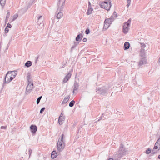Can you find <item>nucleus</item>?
Instances as JSON below:
<instances>
[{
	"mask_svg": "<svg viewBox=\"0 0 160 160\" xmlns=\"http://www.w3.org/2000/svg\"><path fill=\"white\" fill-rule=\"evenodd\" d=\"M151 149L150 148H148L146 151V153L147 154H149L151 152Z\"/></svg>",
	"mask_w": 160,
	"mask_h": 160,
	"instance_id": "nucleus-39",
	"label": "nucleus"
},
{
	"mask_svg": "<svg viewBox=\"0 0 160 160\" xmlns=\"http://www.w3.org/2000/svg\"><path fill=\"white\" fill-rule=\"evenodd\" d=\"M160 149V138L158 139L155 144L154 147L152 150L153 153H156Z\"/></svg>",
	"mask_w": 160,
	"mask_h": 160,
	"instance_id": "nucleus-4",
	"label": "nucleus"
},
{
	"mask_svg": "<svg viewBox=\"0 0 160 160\" xmlns=\"http://www.w3.org/2000/svg\"><path fill=\"white\" fill-rule=\"evenodd\" d=\"M158 158L160 159V155H159L158 156Z\"/></svg>",
	"mask_w": 160,
	"mask_h": 160,
	"instance_id": "nucleus-53",
	"label": "nucleus"
},
{
	"mask_svg": "<svg viewBox=\"0 0 160 160\" xmlns=\"http://www.w3.org/2000/svg\"><path fill=\"white\" fill-rule=\"evenodd\" d=\"M93 9L92 7H88V10L87 12V14L88 15L91 14Z\"/></svg>",
	"mask_w": 160,
	"mask_h": 160,
	"instance_id": "nucleus-25",
	"label": "nucleus"
},
{
	"mask_svg": "<svg viewBox=\"0 0 160 160\" xmlns=\"http://www.w3.org/2000/svg\"><path fill=\"white\" fill-rule=\"evenodd\" d=\"M116 144V143L115 142H113L112 144H111V145H113V144Z\"/></svg>",
	"mask_w": 160,
	"mask_h": 160,
	"instance_id": "nucleus-52",
	"label": "nucleus"
},
{
	"mask_svg": "<svg viewBox=\"0 0 160 160\" xmlns=\"http://www.w3.org/2000/svg\"><path fill=\"white\" fill-rule=\"evenodd\" d=\"M70 98V97L69 96H68L67 97L63 99V101L62 102V104H64L66 103L69 100Z\"/></svg>",
	"mask_w": 160,
	"mask_h": 160,
	"instance_id": "nucleus-23",
	"label": "nucleus"
},
{
	"mask_svg": "<svg viewBox=\"0 0 160 160\" xmlns=\"http://www.w3.org/2000/svg\"><path fill=\"white\" fill-rule=\"evenodd\" d=\"M30 5H28L25 7L22 8L19 11V12L21 13L22 14H24L28 10V8L30 7Z\"/></svg>",
	"mask_w": 160,
	"mask_h": 160,
	"instance_id": "nucleus-12",
	"label": "nucleus"
},
{
	"mask_svg": "<svg viewBox=\"0 0 160 160\" xmlns=\"http://www.w3.org/2000/svg\"><path fill=\"white\" fill-rule=\"evenodd\" d=\"M140 55L142 57H146L145 51L143 50H140Z\"/></svg>",
	"mask_w": 160,
	"mask_h": 160,
	"instance_id": "nucleus-21",
	"label": "nucleus"
},
{
	"mask_svg": "<svg viewBox=\"0 0 160 160\" xmlns=\"http://www.w3.org/2000/svg\"><path fill=\"white\" fill-rule=\"evenodd\" d=\"M65 117L64 116L60 115L58 119V122L60 125H62L65 120Z\"/></svg>",
	"mask_w": 160,
	"mask_h": 160,
	"instance_id": "nucleus-15",
	"label": "nucleus"
},
{
	"mask_svg": "<svg viewBox=\"0 0 160 160\" xmlns=\"http://www.w3.org/2000/svg\"><path fill=\"white\" fill-rule=\"evenodd\" d=\"M75 102V101L74 100L72 101L69 103V106L71 107H72L74 106Z\"/></svg>",
	"mask_w": 160,
	"mask_h": 160,
	"instance_id": "nucleus-29",
	"label": "nucleus"
},
{
	"mask_svg": "<svg viewBox=\"0 0 160 160\" xmlns=\"http://www.w3.org/2000/svg\"><path fill=\"white\" fill-rule=\"evenodd\" d=\"M147 63L146 57H142V58L138 62V65L141 66Z\"/></svg>",
	"mask_w": 160,
	"mask_h": 160,
	"instance_id": "nucleus-10",
	"label": "nucleus"
},
{
	"mask_svg": "<svg viewBox=\"0 0 160 160\" xmlns=\"http://www.w3.org/2000/svg\"><path fill=\"white\" fill-rule=\"evenodd\" d=\"M128 152L124 145L121 144L118 152H115L113 156V158H111V160H118L123 156L125 155Z\"/></svg>",
	"mask_w": 160,
	"mask_h": 160,
	"instance_id": "nucleus-1",
	"label": "nucleus"
},
{
	"mask_svg": "<svg viewBox=\"0 0 160 160\" xmlns=\"http://www.w3.org/2000/svg\"><path fill=\"white\" fill-rule=\"evenodd\" d=\"M64 65L63 66L62 68H64Z\"/></svg>",
	"mask_w": 160,
	"mask_h": 160,
	"instance_id": "nucleus-57",
	"label": "nucleus"
},
{
	"mask_svg": "<svg viewBox=\"0 0 160 160\" xmlns=\"http://www.w3.org/2000/svg\"><path fill=\"white\" fill-rule=\"evenodd\" d=\"M83 36L81 34L78 35L76 38V41L77 42L80 41L83 38Z\"/></svg>",
	"mask_w": 160,
	"mask_h": 160,
	"instance_id": "nucleus-20",
	"label": "nucleus"
},
{
	"mask_svg": "<svg viewBox=\"0 0 160 160\" xmlns=\"http://www.w3.org/2000/svg\"><path fill=\"white\" fill-rule=\"evenodd\" d=\"M10 12H8V13L6 16V18H9L10 17Z\"/></svg>",
	"mask_w": 160,
	"mask_h": 160,
	"instance_id": "nucleus-41",
	"label": "nucleus"
},
{
	"mask_svg": "<svg viewBox=\"0 0 160 160\" xmlns=\"http://www.w3.org/2000/svg\"><path fill=\"white\" fill-rule=\"evenodd\" d=\"M140 45H141V48L140 50L142 49L143 50H145L144 48H145V47L146 46L145 44L143 43H140Z\"/></svg>",
	"mask_w": 160,
	"mask_h": 160,
	"instance_id": "nucleus-30",
	"label": "nucleus"
},
{
	"mask_svg": "<svg viewBox=\"0 0 160 160\" xmlns=\"http://www.w3.org/2000/svg\"><path fill=\"white\" fill-rule=\"evenodd\" d=\"M62 12L63 11L59 10L57 16V18L58 19H60L62 17L63 15Z\"/></svg>",
	"mask_w": 160,
	"mask_h": 160,
	"instance_id": "nucleus-22",
	"label": "nucleus"
},
{
	"mask_svg": "<svg viewBox=\"0 0 160 160\" xmlns=\"http://www.w3.org/2000/svg\"><path fill=\"white\" fill-rule=\"evenodd\" d=\"M130 44L128 42H126L124 45V50H126L128 49L130 47Z\"/></svg>",
	"mask_w": 160,
	"mask_h": 160,
	"instance_id": "nucleus-19",
	"label": "nucleus"
},
{
	"mask_svg": "<svg viewBox=\"0 0 160 160\" xmlns=\"http://www.w3.org/2000/svg\"><path fill=\"white\" fill-rule=\"evenodd\" d=\"M61 0H59V1H58V2L60 3V2H61Z\"/></svg>",
	"mask_w": 160,
	"mask_h": 160,
	"instance_id": "nucleus-54",
	"label": "nucleus"
},
{
	"mask_svg": "<svg viewBox=\"0 0 160 160\" xmlns=\"http://www.w3.org/2000/svg\"><path fill=\"white\" fill-rule=\"evenodd\" d=\"M71 74L70 73H68L65 77L63 79V82H66L68 80L69 78H70L71 77Z\"/></svg>",
	"mask_w": 160,
	"mask_h": 160,
	"instance_id": "nucleus-17",
	"label": "nucleus"
},
{
	"mask_svg": "<svg viewBox=\"0 0 160 160\" xmlns=\"http://www.w3.org/2000/svg\"><path fill=\"white\" fill-rule=\"evenodd\" d=\"M60 115L63 116V114H62V112L61 113Z\"/></svg>",
	"mask_w": 160,
	"mask_h": 160,
	"instance_id": "nucleus-56",
	"label": "nucleus"
},
{
	"mask_svg": "<svg viewBox=\"0 0 160 160\" xmlns=\"http://www.w3.org/2000/svg\"><path fill=\"white\" fill-rule=\"evenodd\" d=\"M64 135L63 134H62L61 135L60 138L59 139V140L60 139V141H59V142H63V138H64Z\"/></svg>",
	"mask_w": 160,
	"mask_h": 160,
	"instance_id": "nucleus-31",
	"label": "nucleus"
},
{
	"mask_svg": "<svg viewBox=\"0 0 160 160\" xmlns=\"http://www.w3.org/2000/svg\"><path fill=\"white\" fill-rule=\"evenodd\" d=\"M110 160V158H108V160Z\"/></svg>",
	"mask_w": 160,
	"mask_h": 160,
	"instance_id": "nucleus-55",
	"label": "nucleus"
},
{
	"mask_svg": "<svg viewBox=\"0 0 160 160\" xmlns=\"http://www.w3.org/2000/svg\"><path fill=\"white\" fill-rule=\"evenodd\" d=\"M96 91L98 94L104 95H105L107 92V90L105 88H97Z\"/></svg>",
	"mask_w": 160,
	"mask_h": 160,
	"instance_id": "nucleus-7",
	"label": "nucleus"
},
{
	"mask_svg": "<svg viewBox=\"0 0 160 160\" xmlns=\"http://www.w3.org/2000/svg\"><path fill=\"white\" fill-rule=\"evenodd\" d=\"M112 112L113 113H114L117 114V116L118 118H121L123 115L122 113L121 112L118 111L117 109H114L113 110Z\"/></svg>",
	"mask_w": 160,
	"mask_h": 160,
	"instance_id": "nucleus-13",
	"label": "nucleus"
},
{
	"mask_svg": "<svg viewBox=\"0 0 160 160\" xmlns=\"http://www.w3.org/2000/svg\"><path fill=\"white\" fill-rule=\"evenodd\" d=\"M158 64V65H160V57L159 58V59H158V62H157Z\"/></svg>",
	"mask_w": 160,
	"mask_h": 160,
	"instance_id": "nucleus-49",
	"label": "nucleus"
},
{
	"mask_svg": "<svg viewBox=\"0 0 160 160\" xmlns=\"http://www.w3.org/2000/svg\"><path fill=\"white\" fill-rule=\"evenodd\" d=\"M32 150L31 149H30L29 150V157H30V155L32 153Z\"/></svg>",
	"mask_w": 160,
	"mask_h": 160,
	"instance_id": "nucleus-46",
	"label": "nucleus"
},
{
	"mask_svg": "<svg viewBox=\"0 0 160 160\" xmlns=\"http://www.w3.org/2000/svg\"><path fill=\"white\" fill-rule=\"evenodd\" d=\"M31 132L33 134L35 133L37 130V128L36 125H32L30 127Z\"/></svg>",
	"mask_w": 160,
	"mask_h": 160,
	"instance_id": "nucleus-11",
	"label": "nucleus"
},
{
	"mask_svg": "<svg viewBox=\"0 0 160 160\" xmlns=\"http://www.w3.org/2000/svg\"><path fill=\"white\" fill-rule=\"evenodd\" d=\"M16 73L14 71H8L4 77L2 87L6 83H8L15 77Z\"/></svg>",
	"mask_w": 160,
	"mask_h": 160,
	"instance_id": "nucleus-2",
	"label": "nucleus"
},
{
	"mask_svg": "<svg viewBox=\"0 0 160 160\" xmlns=\"http://www.w3.org/2000/svg\"><path fill=\"white\" fill-rule=\"evenodd\" d=\"M110 2H102L100 6L102 8H103L108 11L110 9Z\"/></svg>",
	"mask_w": 160,
	"mask_h": 160,
	"instance_id": "nucleus-5",
	"label": "nucleus"
},
{
	"mask_svg": "<svg viewBox=\"0 0 160 160\" xmlns=\"http://www.w3.org/2000/svg\"><path fill=\"white\" fill-rule=\"evenodd\" d=\"M38 24H41L43 22V18L42 17V16L41 15L39 16L38 17Z\"/></svg>",
	"mask_w": 160,
	"mask_h": 160,
	"instance_id": "nucleus-18",
	"label": "nucleus"
},
{
	"mask_svg": "<svg viewBox=\"0 0 160 160\" xmlns=\"http://www.w3.org/2000/svg\"><path fill=\"white\" fill-rule=\"evenodd\" d=\"M38 57H39V56H38L36 58V59H35V64H36L37 63V61H38Z\"/></svg>",
	"mask_w": 160,
	"mask_h": 160,
	"instance_id": "nucleus-45",
	"label": "nucleus"
},
{
	"mask_svg": "<svg viewBox=\"0 0 160 160\" xmlns=\"http://www.w3.org/2000/svg\"><path fill=\"white\" fill-rule=\"evenodd\" d=\"M33 88L34 87L33 83H32L31 84H30L29 83H28V84L26 87V90L25 92V94L28 95L29 94Z\"/></svg>",
	"mask_w": 160,
	"mask_h": 160,
	"instance_id": "nucleus-8",
	"label": "nucleus"
},
{
	"mask_svg": "<svg viewBox=\"0 0 160 160\" xmlns=\"http://www.w3.org/2000/svg\"><path fill=\"white\" fill-rule=\"evenodd\" d=\"M88 7H92L91 4L90 2H88Z\"/></svg>",
	"mask_w": 160,
	"mask_h": 160,
	"instance_id": "nucleus-51",
	"label": "nucleus"
},
{
	"mask_svg": "<svg viewBox=\"0 0 160 160\" xmlns=\"http://www.w3.org/2000/svg\"><path fill=\"white\" fill-rule=\"evenodd\" d=\"M8 19L9 18H6V19H5V23H7L8 21Z\"/></svg>",
	"mask_w": 160,
	"mask_h": 160,
	"instance_id": "nucleus-50",
	"label": "nucleus"
},
{
	"mask_svg": "<svg viewBox=\"0 0 160 160\" xmlns=\"http://www.w3.org/2000/svg\"><path fill=\"white\" fill-rule=\"evenodd\" d=\"M57 156V153H56V152L55 151H53L51 153V157L52 158H55Z\"/></svg>",
	"mask_w": 160,
	"mask_h": 160,
	"instance_id": "nucleus-24",
	"label": "nucleus"
},
{
	"mask_svg": "<svg viewBox=\"0 0 160 160\" xmlns=\"http://www.w3.org/2000/svg\"><path fill=\"white\" fill-rule=\"evenodd\" d=\"M9 31L8 29L7 28V27H6L5 29V32L6 33H8V32Z\"/></svg>",
	"mask_w": 160,
	"mask_h": 160,
	"instance_id": "nucleus-43",
	"label": "nucleus"
},
{
	"mask_svg": "<svg viewBox=\"0 0 160 160\" xmlns=\"http://www.w3.org/2000/svg\"><path fill=\"white\" fill-rule=\"evenodd\" d=\"M83 42H86L87 41V39L86 38H84L82 40Z\"/></svg>",
	"mask_w": 160,
	"mask_h": 160,
	"instance_id": "nucleus-48",
	"label": "nucleus"
},
{
	"mask_svg": "<svg viewBox=\"0 0 160 160\" xmlns=\"http://www.w3.org/2000/svg\"><path fill=\"white\" fill-rule=\"evenodd\" d=\"M110 18L106 19L104 22L103 29L105 30L107 29L110 26Z\"/></svg>",
	"mask_w": 160,
	"mask_h": 160,
	"instance_id": "nucleus-9",
	"label": "nucleus"
},
{
	"mask_svg": "<svg viewBox=\"0 0 160 160\" xmlns=\"http://www.w3.org/2000/svg\"><path fill=\"white\" fill-rule=\"evenodd\" d=\"M32 65V62L30 61H28L25 64V66L27 68H28Z\"/></svg>",
	"mask_w": 160,
	"mask_h": 160,
	"instance_id": "nucleus-26",
	"label": "nucleus"
},
{
	"mask_svg": "<svg viewBox=\"0 0 160 160\" xmlns=\"http://www.w3.org/2000/svg\"><path fill=\"white\" fill-rule=\"evenodd\" d=\"M65 0L62 3V6H61V7L60 8L59 10H60L61 11H63V8H64V7L65 5Z\"/></svg>",
	"mask_w": 160,
	"mask_h": 160,
	"instance_id": "nucleus-28",
	"label": "nucleus"
},
{
	"mask_svg": "<svg viewBox=\"0 0 160 160\" xmlns=\"http://www.w3.org/2000/svg\"><path fill=\"white\" fill-rule=\"evenodd\" d=\"M18 17V14H15L13 15V19L12 20V21H13L15 20L16 19H17Z\"/></svg>",
	"mask_w": 160,
	"mask_h": 160,
	"instance_id": "nucleus-34",
	"label": "nucleus"
},
{
	"mask_svg": "<svg viewBox=\"0 0 160 160\" xmlns=\"http://www.w3.org/2000/svg\"><path fill=\"white\" fill-rule=\"evenodd\" d=\"M77 44L78 43L75 42H74V45L73 46H72L71 47V50H72L73 49H74V48L76 47V46L77 45Z\"/></svg>",
	"mask_w": 160,
	"mask_h": 160,
	"instance_id": "nucleus-35",
	"label": "nucleus"
},
{
	"mask_svg": "<svg viewBox=\"0 0 160 160\" xmlns=\"http://www.w3.org/2000/svg\"><path fill=\"white\" fill-rule=\"evenodd\" d=\"M131 19H129L128 21L123 24L122 32L125 34H127L129 30V27L130 26Z\"/></svg>",
	"mask_w": 160,
	"mask_h": 160,
	"instance_id": "nucleus-3",
	"label": "nucleus"
},
{
	"mask_svg": "<svg viewBox=\"0 0 160 160\" xmlns=\"http://www.w3.org/2000/svg\"><path fill=\"white\" fill-rule=\"evenodd\" d=\"M7 127V126H2L1 127V129H5Z\"/></svg>",
	"mask_w": 160,
	"mask_h": 160,
	"instance_id": "nucleus-47",
	"label": "nucleus"
},
{
	"mask_svg": "<svg viewBox=\"0 0 160 160\" xmlns=\"http://www.w3.org/2000/svg\"><path fill=\"white\" fill-rule=\"evenodd\" d=\"M45 109V107L42 108L40 110V113L41 114L42 113Z\"/></svg>",
	"mask_w": 160,
	"mask_h": 160,
	"instance_id": "nucleus-40",
	"label": "nucleus"
},
{
	"mask_svg": "<svg viewBox=\"0 0 160 160\" xmlns=\"http://www.w3.org/2000/svg\"><path fill=\"white\" fill-rule=\"evenodd\" d=\"M42 98V96H41L40 97H38L37 100V101H36V102H37V104H38L40 102V101L41 100V99Z\"/></svg>",
	"mask_w": 160,
	"mask_h": 160,
	"instance_id": "nucleus-32",
	"label": "nucleus"
},
{
	"mask_svg": "<svg viewBox=\"0 0 160 160\" xmlns=\"http://www.w3.org/2000/svg\"><path fill=\"white\" fill-rule=\"evenodd\" d=\"M127 7H128L130 5L131 0H127Z\"/></svg>",
	"mask_w": 160,
	"mask_h": 160,
	"instance_id": "nucleus-38",
	"label": "nucleus"
},
{
	"mask_svg": "<svg viewBox=\"0 0 160 160\" xmlns=\"http://www.w3.org/2000/svg\"><path fill=\"white\" fill-rule=\"evenodd\" d=\"M90 31L89 29L88 28L86 29L85 31V33L86 34H88L90 33Z\"/></svg>",
	"mask_w": 160,
	"mask_h": 160,
	"instance_id": "nucleus-36",
	"label": "nucleus"
},
{
	"mask_svg": "<svg viewBox=\"0 0 160 160\" xmlns=\"http://www.w3.org/2000/svg\"><path fill=\"white\" fill-rule=\"evenodd\" d=\"M30 77H30V75H29V74L27 76V80L28 81V83H29V84H30V83L32 82V80L31 79Z\"/></svg>",
	"mask_w": 160,
	"mask_h": 160,
	"instance_id": "nucleus-27",
	"label": "nucleus"
},
{
	"mask_svg": "<svg viewBox=\"0 0 160 160\" xmlns=\"http://www.w3.org/2000/svg\"><path fill=\"white\" fill-rule=\"evenodd\" d=\"M77 160H83V156L79 157Z\"/></svg>",
	"mask_w": 160,
	"mask_h": 160,
	"instance_id": "nucleus-44",
	"label": "nucleus"
},
{
	"mask_svg": "<svg viewBox=\"0 0 160 160\" xmlns=\"http://www.w3.org/2000/svg\"><path fill=\"white\" fill-rule=\"evenodd\" d=\"M11 27H12V26L11 24H10L9 23H8L7 25V27H7V28H11Z\"/></svg>",
	"mask_w": 160,
	"mask_h": 160,
	"instance_id": "nucleus-42",
	"label": "nucleus"
},
{
	"mask_svg": "<svg viewBox=\"0 0 160 160\" xmlns=\"http://www.w3.org/2000/svg\"><path fill=\"white\" fill-rule=\"evenodd\" d=\"M117 14L116 12L114 11L111 17V23L113 22L117 17Z\"/></svg>",
	"mask_w": 160,
	"mask_h": 160,
	"instance_id": "nucleus-16",
	"label": "nucleus"
},
{
	"mask_svg": "<svg viewBox=\"0 0 160 160\" xmlns=\"http://www.w3.org/2000/svg\"><path fill=\"white\" fill-rule=\"evenodd\" d=\"M105 116H106V115H103V114H102V116L101 117H100V118L99 119H98L97 121L96 122H97L98 121H100L102 119V118H103V117L106 118V117H104Z\"/></svg>",
	"mask_w": 160,
	"mask_h": 160,
	"instance_id": "nucleus-37",
	"label": "nucleus"
},
{
	"mask_svg": "<svg viewBox=\"0 0 160 160\" xmlns=\"http://www.w3.org/2000/svg\"><path fill=\"white\" fill-rule=\"evenodd\" d=\"M6 1L0 0V3L2 6H4Z\"/></svg>",
	"mask_w": 160,
	"mask_h": 160,
	"instance_id": "nucleus-33",
	"label": "nucleus"
},
{
	"mask_svg": "<svg viewBox=\"0 0 160 160\" xmlns=\"http://www.w3.org/2000/svg\"><path fill=\"white\" fill-rule=\"evenodd\" d=\"M65 146L64 142H61L58 140L57 145V148L58 151L60 152L62 151L64 148Z\"/></svg>",
	"mask_w": 160,
	"mask_h": 160,
	"instance_id": "nucleus-6",
	"label": "nucleus"
},
{
	"mask_svg": "<svg viewBox=\"0 0 160 160\" xmlns=\"http://www.w3.org/2000/svg\"><path fill=\"white\" fill-rule=\"evenodd\" d=\"M79 85L78 83L75 82L74 84V89L73 90V93L74 94V93L76 94L77 92V90L78 88Z\"/></svg>",
	"mask_w": 160,
	"mask_h": 160,
	"instance_id": "nucleus-14",
	"label": "nucleus"
}]
</instances>
